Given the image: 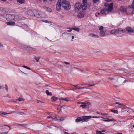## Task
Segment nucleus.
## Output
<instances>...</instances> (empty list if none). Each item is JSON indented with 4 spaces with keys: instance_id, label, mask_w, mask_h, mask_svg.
I'll return each instance as SVG.
<instances>
[{
    "instance_id": "f257e3e1",
    "label": "nucleus",
    "mask_w": 134,
    "mask_h": 134,
    "mask_svg": "<svg viewBox=\"0 0 134 134\" xmlns=\"http://www.w3.org/2000/svg\"><path fill=\"white\" fill-rule=\"evenodd\" d=\"M82 4L79 3L76 4L75 5V10H85L87 8V0H82Z\"/></svg>"
},
{
    "instance_id": "f03ea898",
    "label": "nucleus",
    "mask_w": 134,
    "mask_h": 134,
    "mask_svg": "<svg viewBox=\"0 0 134 134\" xmlns=\"http://www.w3.org/2000/svg\"><path fill=\"white\" fill-rule=\"evenodd\" d=\"M6 18L7 20H14L16 21H18L19 20V17L18 15L10 14L7 15Z\"/></svg>"
},
{
    "instance_id": "7ed1b4c3",
    "label": "nucleus",
    "mask_w": 134,
    "mask_h": 134,
    "mask_svg": "<svg viewBox=\"0 0 134 134\" xmlns=\"http://www.w3.org/2000/svg\"><path fill=\"white\" fill-rule=\"evenodd\" d=\"M62 6L64 9L68 10L70 8L69 2L65 0H61Z\"/></svg>"
},
{
    "instance_id": "20e7f679",
    "label": "nucleus",
    "mask_w": 134,
    "mask_h": 134,
    "mask_svg": "<svg viewBox=\"0 0 134 134\" xmlns=\"http://www.w3.org/2000/svg\"><path fill=\"white\" fill-rule=\"evenodd\" d=\"M104 27L103 26H101L99 28V30H100L99 35L100 37H104L106 35L105 32L106 31L104 30Z\"/></svg>"
},
{
    "instance_id": "39448f33",
    "label": "nucleus",
    "mask_w": 134,
    "mask_h": 134,
    "mask_svg": "<svg viewBox=\"0 0 134 134\" xmlns=\"http://www.w3.org/2000/svg\"><path fill=\"white\" fill-rule=\"evenodd\" d=\"M61 0H58L56 5V9L57 11H59L61 8Z\"/></svg>"
},
{
    "instance_id": "423d86ee",
    "label": "nucleus",
    "mask_w": 134,
    "mask_h": 134,
    "mask_svg": "<svg viewBox=\"0 0 134 134\" xmlns=\"http://www.w3.org/2000/svg\"><path fill=\"white\" fill-rule=\"evenodd\" d=\"M34 16L36 17L39 18H43L41 14L39 13L38 11L36 10H34Z\"/></svg>"
},
{
    "instance_id": "0eeeda50",
    "label": "nucleus",
    "mask_w": 134,
    "mask_h": 134,
    "mask_svg": "<svg viewBox=\"0 0 134 134\" xmlns=\"http://www.w3.org/2000/svg\"><path fill=\"white\" fill-rule=\"evenodd\" d=\"M92 118L91 116H83L82 117V120L83 121L87 122L88 121V119Z\"/></svg>"
},
{
    "instance_id": "6e6552de",
    "label": "nucleus",
    "mask_w": 134,
    "mask_h": 134,
    "mask_svg": "<svg viewBox=\"0 0 134 134\" xmlns=\"http://www.w3.org/2000/svg\"><path fill=\"white\" fill-rule=\"evenodd\" d=\"M126 31L129 33H132L134 32V30L130 26H127L126 28Z\"/></svg>"
},
{
    "instance_id": "1a4fd4ad",
    "label": "nucleus",
    "mask_w": 134,
    "mask_h": 134,
    "mask_svg": "<svg viewBox=\"0 0 134 134\" xmlns=\"http://www.w3.org/2000/svg\"><path fill=\"white\" fill-rule=\"evenodd\" d=\"M81 11L79 12L77 15V16L79 18H82L84 16V13L83 11H82L83 10H81Z\"/></svg>"
},
{
    "instance_id": "9d476101",
    "label": "nucleus",
    "mask_w": 134,
    "mask_h": 134,
    "mask_svg": "<svg viewBox=\"0 0 134 134\" xmlns=\"http://www.w3.org/2000/svg\"><path fill=\"white\" fill-rule=\"evenodd\" d=\"M118 34H121L125 32V30L121 28H119L116 29Z\"/></svg>"
},
{
    "instance_id": "9b49d317",
    "label": "nucleus",
    "mask_w": 134,
    "mask_h": 134,
    "mask_svg": "<svg viewBox=\"0 0 134 134\" xmlns=\"http://www.w3.org/2000/svg\"><path fill=\"white\" fill-rule=\"evenodd\" d=\"M113 3H110L109 5L108 6V8L107 10V11L108 12H111L113 9Z\"/></svg>"
},
{
    "instance_id": "f8f14e48",
    "label": "nucleus",
    "mask_w": 134,
    "mask_h": 134,
    "mask_svg": "<svg viewBox=\"0 0 134 134\" xmlns=\"http://www.w3.org/2000/svg\"><path fill=\"white\" fill-rule=\"evenodd\" d=\"M114 104H118L121 105V106L120 107L121 108H123L124 109H125L127 108L126 107L125 105H124L122 104L121 103L118 102H116L115 103H114Z\"/></svg>"
},
{
    "instance_id": "ddd939ff",
    "label": "nucleus",
    "mask_w": 134,
    "mask_h": 134,
    "mask_svg": "<svg viewBox=\"0 0 134 134\" xmlns=\"http://www.w3.org/2000/svg\"><path fill=\"white\" fill-rule=\"evenodd\" d=\"M27 13L29 15L32 16H34V11H33L31 10H28L27 12Z\"/></svg>"
},
{
    "instance_id": "4468645a",
    "label": "nucleus",
    "mask_w": 134,
    "mask_h": 134,
    "mask_svg": "<svg viewBox=\"0 0 134 134\" xmlns=\"http://www.w3.org/2000/svg\"><path fill=\"white\" fill-rule=\"evenodd\" d=\"M73 86L75 87H76V88L74 90H76L77 89H83L84 88H86L85 87H80V86L79 85H73ZM74 90V89H73L72 90Z\"/></svg>"
},
{
    "instance_id": "2eb2a0df",
    "label": "nucleus",
    "mask_w": 134,
    "mask_h": 134,
    "mask_svg": "<svg viewBox=\"0 0 134 134\" xmlns=\"http://www.w3.org/2000/svg\"><path fill=\"white\" fill-rule=\"evenodd\" d=\"M64 117H59V119H57V117H55V121H61L64 120Z\"/></svg>"
},
{
    "instance_id": "dca6fc26",
    "label": "nucleus",
    "mask_w": 134,
    "mask_h": 134,
    "mask_svg": "<svg viewBox=\"0 0 134 134\" xmlns=\"http://www.w3.org/2000/svg\"><path fill=\"white\" fill-rule=\"evenodd\" d=\"M43 8L45 10L48 12H51L52 11V10L51 8L47 7H43Z\"/></svg>"
},
{
    "instance_id": "f3484780",
    "label": "nucleus",
    "mask_w": 134,
    "mask_h": 134,
    "mask_svg": "<svg viewBox=\"0 0 134 134\" xmlns=\"http://www.w3.org/2000/svg\"><path fill=\"white\" fill-rule=\"evenodd\" d=\"M6 24L8 25H13L15 24V22L14 21H8L6 23Z\"/></svg>"
},
{
    "instance_id": "a211bd4d",
    "label": "nucleus",
    "mask_w": 134,
    "mask_h": 134,
    "mask_svg": "<svg viewBox=\"0 0 134 134\" xmlns=\"http://www.w3.org/2000/svg\"><path fill=\"white\" fill-rule=\"evenodd\" d=\"M110 33L111 34L113 35H116L118 34L116 29L112 30L110 31Z\"/></svg>"
},
{
    "instance_id": "6ab92c4d",
    "label": "nucleus",
    "mask_w": 134,
    "mask_h": 134,
    "mask_svg": "<svg viewBox=\"0 0 134 134\" xmlns=\"http://www.w3.org/2000/svg\"><path fill=\"white\" fill-rule=\"evenodd\" d=\"M116 120L114 119H109L108 118H107V120H103V121L105 122H110L112 121H115Z\"/></svg>"
},
{
    "instance_id": "aec40b11",
    "label": "nucleus",
    "mask_w": 134,
    "mask_h": 134,
    "mask_svg": "<svg viewBox=\"0 0 134 134\" xmlns=\"http://www.w3.org/2000/svg\"><path fill=\"white\" fill-rule=\"evenodd\" d=\"M120 10L122 12H125L126 11V9L125 8V7H122V6H121L120 8Z\"/></svg>"
},
{
    "instance_id": "412c9836",
    "label": "nucleus",
    "mask_w": 134,
    "mask_h": 134,
    "mask_svg": "<svg viewBox=\"0 0 134 134\" xmlns=\"http://www.w3.org/2000/svg\"><path fill=\"white\" fill-rule=\"evenodd\" d=\"M58 98L55 96L52 97L51 98V99L52 102H54L58 100Z\"/></svg>"
},
{
    "instance_id": "4be33fe9",
    "label": "nucleus",
    "mask_w": 134,
    "mask_h": 134,
    "mask_svg": "<svg viewBox=\"0 0 134 134\" xmlns=\"http://www.w3.org/2000/svg\"><path fill=\"white\" fill-rule=\"evenodd\" d=\"M84 104H86V108H88L91 106V103L89 102H84Z\"/></svg>"
},
{
    "instance_id": "5701e85b",
    "label": "nucleus",
    "mask_w": 134,
    "mask_h": 134,
    "mask_svg": "<svg viewBox=\"0 0 134 134\" xmlns=\"http://www.w3.org/2000/svg\"><path fill=\"white\" fill-rule=\"evenodd\" d=\"M17 1L18 3L20 4L24 3L25 2V0H17Z\"/></svg>"
},
{
    "instance_id": "b1692460",
    "label": "nucleus",
    "mask_w": 134,
    "mask_h": 134,
    "mask_svg": "<svg viewBox=\"0 0 134 134\" xmlns=\"http://www.w3.org/2000/svg\"><path fill=\"white\" fill-rule=\"evenodd\" d=\"M88 36L91 37H95L97 38L99 37V36L97 35L94 34H90L88 35Z\"/></svg>"
},
{
    "instance_id": "393cba45",
    "label": "nucleus",
    "mask_w": 134,
    "mask_h": 134,
    "mask_svg": "<svg viewBox=\"0 0 134 134\" xmlns=\"http://www.w3.org/2000/svg\"><path fill=\"white\" fill-rule=\"evenodd\" d=\"M0 11L3 12H5L6 11V9L1 7L0 8Z\"/></svg>"
},
{
    "instance_id": "a878e982",
    "label": "nucleus",
    "mask_w": 134,
    "mask_h": 134,
    "mask_svg": "<svg viewBox=\"0 0 134 134\" xmlns=\"http://www.w3.org/2000/svg\"><path fill=\"white\" fill-rule=\"evenodd\" d=\"M82 121V118L78 117L76 120L75 121L78 122Z\"/></svg>"
},
{
    "instance_id": "bb28decb",
    "label": "nucleus",
    "mask_w": 134,
    "mask_h": 134,
    "mask_svg": "<svg viewBox=\"0 0 134 134\" xmlns=\"http://www.w3.org/2000/svg\"><path fill=\"white\" fill-rule=\"evenodd\" d=\"M107 11V9H102L100 12V13L103 14L105 13Z\"/></svg>"
},
{
    "instance_id": "cd10ccee",
    "label": "nucleus",
    "mask_w": 134,
    "mask_h": 134,
    "mask_svg": "<svg viewBox=\"0 0 134 134\" xmlns=\"http://www.w3.org/2000/svg\"><path fill=\"white\" fill-rule=\"evenodd\" d=\"M55 116L54 118H53L51 116H48L47 117V118L48 119H51L52 120L55 121Z\"/></svg>"
},
{
    "instance_id": "c85d7f7f",
    "label": "nucleus",
    "mask_w": 134,
    "mask_h": 134,
    "mask_svg": "<svg viewBox=\"0 0 134 134\" xmlns=\"http://www.w3.org/2000/svg\"><path fill=\"white\" fill-rule=\"evenodd\" d=\"M46 93L48 95L51 96L52 93L51 92H49L48 90L46 91Z\"/></svg>"
},
{
    "instance_id": "c756f323",
    "label": "nucleus",
    "mask_w": 134,
    "mask_h": 134,
    "mask_svg": "<svg viewBox=\"0 0 134 134\" xmlns=\"http://www.w3.org/2000/svg\"><path fill=\"white\" fill-rule=\"evenodd\" d=\"M59 100H64L65 101H66L67 102H68L69 101V100L67 99L66 98H61L59 99Z\"/></svg>"
},
{
    "instance_id": "7c9ffc66",
    "label": "nucleus",
    "mask_w": 134,
    "mask_h": 134,
    "mask_svg": "<svg viewBox=\"0 0 134 134\" xmlns=\"http://www.w3.org/2000/svg\"><path fill=\"white\" fill-rule=\"evenodd\" d=\"M130 8L134 9V0H133L131 5L130 6Z\"/></svg>"
},
{
    "instance_id": "2f4dec72",
    "label": "nucleus",
    "mask_w": 134,
    "mask_h": 134,
    "mask_svg": "<svg viewBox=\"0 0 134 134\" xmlns=\"http://www.w3.org/2000/svg\"><path fill=\"white\" fill-rule=\"evenodd\" d=\"M72 29L73 30H74L76 31L77 32H79V29L78 28H76V27H74V28H72Z\"/></svg>"
},
{
    "instance_id": "473e14b6",
    "label": "nucleus",
    "mask_w": 134,
    "mask_h": 134,
    "mask_svg": "<svg viewBox=\"0 0 134 134\" xmlns=\"http://www.w3.org/2000/svg\"><path fill=\"white\" fill-rule=\"evenodd\" d=\"M110 111L113 113H118V111L116 110H113L112 109H111L110 110Z\"/></svg>"
},
{
    "instance_id": "72a5a7b5",
    "label": "nucleus",
    "mask_w": 134,
    "mask_h": 134,
    "mask_svg": "<svg viewBox=\"0 0 134 134\" xmlns=\"http://www.w3.org/2000/svg\"><path fill=\"white\" fill-rule=\"evenodd\" d=\"M40 57H35V59L36 60L37 62H39V59H40Z\"/></svg>"
},
{
    "instance_id": "f704fd0d",
    "label": "nucleus",
    "mask_w": 134,
    "mask_h": 134,
    "mask_svg": "<svg viewBox=\"0 0 134 134\" xmlns=\"http://www.w3.org/2000/svg\"><path fill=\"white\" fill-rule=\"evenodd\" d=\"M7 114H8V113H7L5 112H3V111H2V112H0V115H1L2 114H3L4 115H5Z\"/></svg>"
},
{
    "instance_id": "c9c22d12",
    "label": "nucleus",
    "mask_w": 134,
    "mask_h": 134,
    "mask_svg": "<svg viewBox=\"0 0 134 134\" xmlns=\"http://www.w3.org/2000/svg\"><path fill=\"white\" fill-rule=\"evenodd\" d=\"M17 114H18L21 115H22L23 114L25 115L26 114V113H24L22 112H21V111H19V112H18V113H17Z\"/></svg>"
},
{
    "instance_id": "e433bc0d",
    "label": "nucleus",
    "mask_w": 134,
    "mask_h": 134,
    "mask_svg": "<svg viewBox=\"0 0 134 134\" xmlns=\"http://www.w3.org/2000/svg\"><path fill=\"white\" fill-rule=\"evenodd\" d=\"M80 107H82L83 108H86V105L85 104H82L80 106Z\"/></svg>"
},
{
    "instance_id": "4c0bfd02",
    "label": "nucleus",
    "mask_w": 134,
    "mask_h": 134,
    "mask_svg": "<svg viewBox=\"0 0 134 134\" xmlns=\"http://www.w3.org/2000/svg\"><path fill=\"white\" fill-rule=\"evenodd\" d=\"M23 68H26V69H27L28 70H31V68H29V67H28V66H25V65H23Z\"/></svg>"
},
{
    "instance_id": "58836bf2",
    "label": "nucleus",
    "mask_w": 134,
    "mask_h": 134,
    "mask_svg": "<svg viewBox=\"0 0 134 134\" xmlns=\"http://www.w3.org/2000/svg\"><path fill=\"white\" fill-rule=\"evenodd\" d=\"M68 29H69L68 30H67V31L68 32H71L72 31V28H68Z\"/></svg>"
},
{
    "instance_id": "ea45409f",
    "label": "nucleus",
    "mask_w": 134,
    "mask_h": 134,
    "mask_svg": "<svg viewBox=\"0 0 134 134\" xmlns=\"http://www.w3.org/2000/svg\"><path fill=\"white\" fill-rule=\"evenodd\" d=\"M96 134H104V133H102L100 131H96Z\"/></svg>"
},
{
    "instance_id": "a19ab883",
    "label": "nucleus",
    "mask_w": 134,
    "mask_h": 134,
    "mask_svg": "<svg viewBox=\"0 0 134 134\" xmlns=\"http://www.w3.org/2000/svg\"><path fill=\"white\" fill-rule=\"evenodd\" d=\"M18 100L19 101H24V100L22 98H19L18 99V100Z\"/></svg>"
},
{
    "instance_id": "79ce46f5",
    "label": "nucleus",
    "mask_w": 134,
    "mask_h": 134,
    "mask_svg": "<svg viewBox=\"0 0 134 134\" xmlns=\"http://www.w3.org/2000/svg\"><path fill=\"white\" fill-rule=\"evenodd\" d=\"M37 102L38 103H44L42 102V101H40V100H37Z\"/></svg>"
},
{
    "instance_id": "37998d69",
    "label": "nucleus",
    "mask_w": 134,
    "mask_h": 134,
    "mask_svg": "<svg viewBox=\"0 0 134 134\" xmlns=\"http://www.w3.org/2000/svg\"><path fill=\"white\" fill-rule=\"evenodd\" d=\"M73 68H75V69L77 70H80V71H82V70H81V69H79V68H78L74 67Z\"/></svg>"
},
{
    "instance_id": "c03bdc74",
    "label": "nucleus",
    "mask_w": 134,
    "mask_h": 134,
    "mask_svg": "<svg viewBox=\"0 0 134 134\" xmlns=\"http://www.w3.org/2000/svg\"><path fill=\"white\" fill-rule=\"evenodd\" d=\"M100 114L103 116H105V115H108V114H107L106 113H102L101 112Z\"/></svg>"
},
{
    "instance_id": "a18cd8bd",
    "label": "nucleus",
    "mask_w": 134,
    "mask_h": 134,
    "mask_svg": "<svg viewBox=\"0 0 134 134\" xmlns=\"http://www.w3.org/2000/svg\"><path fill=\"white\" fill-rule=\"evenodd\" d=\"M8 131L7 132H1L0 133V134H8Z\"/></svg>"
},
{
    "instance_id": "49530a36",
    "label": "nucleus",
    "mask_w": 134,
    "mask_h": 134,
    "mask_svg": "<svg viewBox=\"0 0 134 134\" xmlns=\"http://www.w3.org/2000/svg\"><path fill=\"white\" fill-rule=\"evenodd\" d=\"M109 78L110 80H113L115 79L114 78L112 77H109Z\"/></svg>"
},
{
    "instance_id": "de8ad7c7",
    "label": "nucleus",
    "mask_w": 134,
    "mask_h": 134,
    "mask_svg": "<svg viewBox=\"0 0 134 134\" xmlns=\"http://www.w3.org/2000/svg\"><path fill=\"white\" fill-rule=\"evenodd\" d=\"M42 21L45 22V23H49V22H50V21H47V20H43Z\"/></svg>"
},
{
    "instance_id": "09e8293b",
    "label": "nucleus",
    "mask_w": 134,
    "mask_h": 134,
    "mask_svg": "<svg viewBox=\"0 0 134 134\" xmlns=\"http://www.w3.org/2000/svg\"><path fill=\"white\" fill-rule=\"evenodd\" d=\"M5 89L7 91L8 90V86L6 84L5 85Z\"/></svg>"
},
{
    "instance_id": "8fccbe9b",
    "label": "nucleus",
    "mask_w": 134,
    "mask_h": 134,
    "mask_svg": "<svg viewBox=\"0 0 134 134\" xmlns=\"http://www.w3.org/2000/svg\"><path fill=\"white\" fill-rule=\"evenodd\" d=\"M100 116H93L92 118H100Z\"/></svg>"
},
{
    "instance_id": "3c124183",
    "label": "nucleus",
    "mask_w": 134,
    "mask_h": 134,
    "mask_svg": "<svg viewBox=\"0 0 134 134\" xmlns=\"http://www.w3.org/2000/svg\"><path fill=\"white\" fill-rule=\"evenodd\" d=\"M94 85V84L91 85L90 84H88V86H93Z\"/></svg>"
},
{
    "instance_id": "603ef678",
    "label": "nucleus",
    "mask_w": 134,
    "mask_h": 134,
    "mask_svg": "<svg viewBox=\"0 0 134 134\" xmlns=\"http://www.w3.org/2000/svg\"><path fill=\"white\" fill-rule=\"evenodd\" d=\"M64 63L65 64H66V65H69L70 63H68V62H64Z\"/></svg>"
},
{
    "instance_id": "864d4df0",
    "label": "nucleus",
    "mask_w": 134,
    "mask_h": 134,
    "mask_svg": "<svg viewBox=\"0 0 134 134\" xmlns=\"http://www.w3.org/2000/svg\"><path fill=\"white\" fill-rule=\"evenodd\" d=\"M4 125L5 126H8L9 128V131L10 130H11V128L9 127V126L8 125Z\"/></svg>"
},
{
    "instance_id": "5fc2aeb1",
    "label": "nucleus",
    "mask_w": 134,
    "mask_h": 134,
    "mask_svg": "<svg viewBox=\"0 0 134 134\" xmlns=\"http://www.w3.org/2000/svg\"><path fill=\"white\" fill-rule=\"evenodd\" d=\"M98 0H93V1L95 3H96L98 1Z\"/></svg>"
},
{
    "instance_id": "6e6d98bb",
    "label": "nucleus",
    "mask_w": 134,
    "mask_h": 134,
    "mask_svg": "<svg viewBox=\"0 0 134 134\" xmlns=\"http://www.w3.org/2000/svg\"><path fill=\"white\" fill-rule=\"evenodd\" d=\"M79 104H84V102H79L78 103Z\"/></svg>"
},
{
    "instance_id": "4d7b16f0",
    "label": "nucleus",
    "mask_w": 134,
    "mask_h": 134,
    "mask_svg": "<svg viewBox=\"0 0 134 134\" xmlns=\"http://www.w3.org/2000/svg\"><path fill=\"white\" fill-rule=\"evenodd\" d=\"M64 133L65 134H74L73 133H72L71 134L67 132H65Z\"/></svg>"
},
{
    "instance_id": "13d9d810",
    "label": "nucleus",
    "mask_w": 134,
    "mask_h": 134,
    "mask_svg": "<svg viewBox=\"0 0 134 134\" xmlns=\"http://www.w3.org/2000/svg\"><path fill=\"white\" fill-rule=\"evenodd\" d=\"M108 4H105V7H107V6H108Z\"/></svg>"
},
{
    "instance_id": "bf43d9fd",
    "label": "nucleus",
    "mask_w": 134,
    "mask_h": 134,
    "mask_svg": "<svg viewBox=\"0 0 134 134\" xmlns=\"http://www.w3.org/2000/svg\"><path fill=\"white\" fill-rule=\"evenodd\" d=\"M1 47H3V45L2 44H1V43H0V48Z\"/></svg>"
},
{
    "instance_id": "052dcab7",
    "label": "nucleus",
    "mask_w": 134,
    "mask_h": 134,
    "mask_svg": "<svg viewBox=\"0 0 134 134\" xmlns=\"http://www.w3.org/2000/svg\"><path fill=\"white\" fill-rule=\"evenodd\" d=\"M111 0H105L106 1H107V2H110L111 1Z\"/></svg>"
},
{
    "instance_id": "680f3d73",
    "label": "nucleus",
    "mask_w": 134,
    "mask_h": 134,
    "mask_svg": "<svg viewBox=\"0 0 134 134\" xmlns=\"http://www.w3.org/2000/svg\"><path fill=\"white\" fill-rule=\"evenodd\" d=\"M105 130H102V131H101V132H105Z\"/></svg>"
},
{
    "instance_id": "e2e57ef3",
    "label": "nucleus",
    "mask_w": 134,
    "mask_h": 134,
    "mask_svg": "<svg viewBox=\"0 0 134 134\" xmlns=\"http://www.w3.org/2000/svg\"><path fill=\"white\" fill-rule=\"evenodd\" d=\"M51 126H47V127L50 128H51Z\"/></svg>"
},
{
    "instance_id": "0e129e2a",
    "label": "nucleus",
    "mask_w": 134,
    "mask_h": 134,
    "mask_svg": "<svg viewBox=\"0 0 134 134\" xmlns=\"http://www.w3.org/2000/svg\"><path fill=\"white\" fill-rule=\"evenodd\" d=\"M74 36H72V39H74Z\"/></svg>"
},
{
    "instance_id": "69168bd1",
    "label": "nucleus",
    "mask_w": 134,
    "mask_h": 134,
    "mask_svg": "<svg viewBox=\"0 0 134 134\" xmlns=\"http://www.w3.org/2000/svg\"><path fill=\"white\" fill-rule=\"evenodd\" d=\"M47 1V0H43V1L44 2H46V1Z\"/></svg>"
},
{
    "instance_id": "338daca9",
    "label": "nucleus",
    "mask_w": 134,
    "mask_h": 134,
    "mask_svg": "<svg viewBox=\"0 0 134 134\" xmlns=\"http://www.w3.org/2000/svg\"><path fill=\"white\" fill-rule=\"evenodd\" d=\"M100 118H102L103 119H104V118L103 117H102V116H100Z\"/></svg>"
},
{
    "instance_id": "774afa93",
    "label": "nucleus",
    "mask_w": 134,
    "mask_h": 134,
    "mask_svg": "<svg viewBox=\"0 0 134 134\" xmlns=\"http://www.w3.org/2000/svg\"><path fill=\"white\" fill-rule=\"evenodd\" d=\"M117 134H122V133H117Z\"/></svg>"
}]
</instances>
